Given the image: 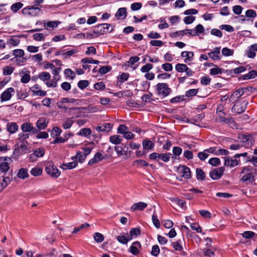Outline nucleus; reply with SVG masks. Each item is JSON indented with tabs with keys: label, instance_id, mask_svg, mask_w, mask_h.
Returning <instances> with one entry per match:
<instances>
[{
	"label": "nucleus",
	"instance_id": "obj_50",
	"mask_svg": "<svg viewBox=\"0 0 257 257\" xmlns=\"http://www.w3.org/2000/svg\"><path fill=\"white\" fill-rule=\"evenodd\" d=\"M33 153L37 158L42 157L45 154V150L43 148H38L35 150Z\"/></svg>",
	"mask_w": 257,
	"mask_h": 257
},
{
	"label": "nucleus",
	"instance_id": "obj_20",
	"mask_svg": "<svg viewBox=\"0 0 257 257\" xmlns=\"http://www.w3.org/2000/svg\"><path fill=\"white\" fill-rule=\"evenodd\" d=\"M257 51V44L251 45L246 52V56L250 58H253L255 56V52Z\"/></svg>",
	"mask_w": 257,
	"mask_h": 257
},
{
	"label": "nucleus",
	"instance_id": "obj_29",
	"mask_svg": "<svg viewBox=\"0 0 257 257\" xmlns=\"http://www.w3.org/2000/svg\"><path fill=\"white\" fill-rule=\"evenodd\" d=\"M194 54L192 52L183 51L181 53V57L185 58L184 61L185 63L190 62Z\"/></svg>",
	"mask_w": 257,
	"mask_h": 257
},
{
	"label": "nucleus",
	"instance_id": "obj_44",
	"mask_svg": "<svg viewBox=\"0 0 257 257\" xmlns=\"http://www.w3.org/2000/svg\"><path fill=\"white\" fill-rule=\"evenodd\" d=\"M196 173L197 179L198 180H203L205 179V175L204 171L202 169L200 168L196 169Z\"/></svg>",
	"mask_w": 257,
	"mask_h": 257
},
{
	"label": "nucleus",
	"instance_id": "obj_32",
	"mask_svg": "<svg viewBox=\"0 0 257 257\" xmlns=\"http://www.w3.org/2000/svg\"><path fill=\"white\" fill-rule=\"evenodd\" d=\"M80 100L78 99H75L74 98H63L61 101L60 103H71L74 105H79V101Z\"/></svg>",
	"mask_w": 257,
	"mask_h": 257
},
{
	"label": "nucleus",
	"instance_id": "obj_30",
	"mask_svg": "<svg viewBox=\"0 0 257 257\" xmlns=\"http://www.w3.org/2000/svg\"><path fill=\"white\" fill-rule=\"evenodd\" d=\"M17 176L18 178L23 180L28 178L29 177L28 170L26 168H21L18 171Z\"/></svg>",
	"mask_w": 257,
	"mask_h": 257
},
{
	"label": "nucleus",
	"instance_id": "obj_36",
	"mask_svg": "<svg viewBox=\"0 0 257 257\" xmlns=\"http://www.w3.org/2000/svg\"><path fill=\"white\" fill-rule=\"evenodd\" d=\"M257 77V71L255 70H251L249 71L247 74H246L243 76V79L248 80L253 79Z\"/></svg>",
	"mask_w": 257,
	"mask_h": 257
},
{
	"label": "nucleus",
	"instance_id": "obj_64",
	"mask_svg": "<svg viewBox=\"0 0 257 257\" xmlns=\"http://www.w3.org/2000/svg\"><path fill=\"white\" fill-rule=\"evenodd\" d=\"M153 68V65L151 64H147L142 67L141 71L143 73H148Z\"/></svg>",
	"mask_w": 257,
	"mask_h": 257
},
{
	"label": "nucleus",
	"instance_id": "obj_47",
	"mask_svg": "<svg viewBox=\"0 0 257 257\" xmlns=\"http://www.w3.org/2000/svg\"><path fill=\"white\" fill-rule=\"evenodd\" d=\"M61 69L60 68H54L52 70V74L53 76V79L56 81H58L60 79L59 73L61 71Z\"/></svg>",
	"mask_w": 257,
	"mask_h": 257
},
{
	"label": "nucleus",
	"instance_id": "obj_59",
	"mask_svg": "<svg viewBox=\"0 0 257 257\" xmlns=\"http://www.w3.org/2000/svg\"><path fill=\"white\" fill-rule=\"evenodd\" d=\"M152 221L156 227L158 228L160 227V221L158 219L157 216L155 213V211L154 212V214L152 215Z\"/></svg>",
	"mask_w": 257,
	"mask_h": 257
},
{
	"label": "nucleus",
	"instance_id": "obj_16",
	"mask_svg": "<svg viewBox=\"0 0 257 257\" xmlns=\"http://www.w3.org/2000/svg\"><path fill=\"white\" fill-rule=\"evenodd\" d=\"M141 248V244L139 241L133 242L129 248V251L132 254L137 255L139 253L140 250Z\"/></svg>",
	"mask_w": 257,
	"mask_h": 257
},
{
	"label": "nucleus",
	"instance_id": "obj_18",
	"mask_svg": "<svg viewBox=\"0 0 257 257\" xmlns=\"http://www.w3.org/2000/svg\"><path fill=\"white\" fill-rule=\"evenodd\" d=\"M20 75L22 76L21 82L23 83H28L31 79L30 72L24 69L20 72Z\"/></svg>",
	"mask_w": 257,
	"mask_h": 257
},
{
	"label": "nucleus",
	"instance_id": "obj_31",
	"mask_svg": "<svg viewBox=\"0 0 257 257\" xmlns=\"http://www.w3.org/2000/svg\"><path fill=\"white\" fill-rule=\"evenodd\" d=\"M147 206V204L143 202H140L138 203H136L134 204L131 207V209L133 210H143L144 208H145Z\"/></svg>",
	"mask_w": 257,
	"mask_h": 257
},
{
	"label": "nucleus",
	"instance_id": "obj_60",
	"mask_svg": "<svg viewBox=\"0 0 257 257\" xmlns=\"http://www.w3.org/2000/svg\"><path fill=\"white\" fill-rule=\"evenodd\" d=\"M73 123V121L71 119L67 118L62 126L64 129H68L71 127Z\"/></svg>",
	"mask_w": 257,
	"mask_h": 257
},
{
	"label": "nucleus",
	"instance_id": "obj_4",
	"mask_svg": "<svg viewBox=\"0 0 257 257\" xmlns=\"http://www.w3.org/2000/svg\"><path fill=\"white\" fill-rule=\"evenodd\" d=\"M157 93L158 95L165 97L171 92V89L168 85L164 83H159L156 86Z\"/></svg>",
	"mask_w": 257,
	"mask_h": 257
},
{
	"label": "nucleus",
	"instance_id": "obj_8",
	"mask_svg": "<svg viewBox=\"0 0 257 257\" xmlns=\"http://www.w3.org/2000/svg\"><path fill=\"white\" fill-rule=\"evenodd\" d=\"M45 171L47 174L53 178H58L61 174V172L58 169L52 164L46 167Z\"/></svg>",
	"mask_w": 257,
	"mask_h": 257
},
{
	"label": "nucleus",
	"instance_id": "obj_46",
	"mask_svg": "<svg viewBox=\"0 0 257 257\" xmlns=\"http://www.w3.org/2000/svg\"><path fill=\"white\" fill-rule=\"evenodd\" d=\"M222 72V70L221 68L217 67L216 65H215V67L211 69L210 70V74L211 75H215L217 74H220Z\"/></svg>",
	"mask_w": 257,
	"mask_h": 257
},
{
	"label": "nucleus",
	"instance_id": "obj_14",
	"mask_svg": "<svg viewBox=\"0 0 257 257\" xmlns=\"http://www.w3.org/2000/svg\"><path fill=\"white\" fill-rule=\"evenodd\" d=\"M21 128L23 132H32L33 134L37 133L38 131L34 128L29 122L24 123L21 125Z\"/></svg>",
	"mask_w": 257,
	"mask_h": 257
},
{
	"label": "nucleus",
	"instance_id": "obj_52",
	"mask_svg": "<svg viewBox=\"0 0 257 257\" xmlns=\"http://www.w3.org/2000/svg\"><path fill=\"white\" fill-rule=\"evenodd\" d=\"M222 54L225 56H230L233 54V50L227 47L223 48L222 50Z\"/></svg>",
	"mask_w": 257,
	"mask_h": 257
},
{
	"label": "nucleus",
	"instance_id": "obj_24",
	"mask_svg": "<svg viewBox=\"0 0 257 257\" xmlns=\"http://www.w3.org/2000/svg\"><path fill=\"white\" fill-rule=\"evenodd\" d=\"M126 9L125 8H121L116 12L115 16L117 19L123 20L126 16Z\"/></svg>",
	"mask_w": 257,
	"mask_h": 257
},
{
	"label": "nucleus",
	"instance_id": "obj_45",
	"mask_svg": "<svg viewBox=\"0 0 257 257\" xmlns=\"http://www.w3.org/2000/svg\"><path fill=\"white\" fill-rule=\"evenodd\" d=\"M91 133V131L89 128H81L79 132L78 133V135L81 136L87 137L90 135Z\"/></svg>",
	"mask_w": 257,
	"mask_h": 257
},
{
	"label": "nucleus",
	"instance_id": "obj_53",
	"mask_svg": "<svg viewBox=\"0 0 257 257\" xmlns=\"http://www.w3.org/2000/svg\"><path fill=\"white\" fill-rule=\"evenodd\" d=\"M33 39L37 41H43L45 39V35L42 33H35L33 36Z\"/></svg>",
	"mask_w": 257,
	"mask_h": 257
},
{
	"label": "nucleus",
	"instance_id": "obj_54",
	"mask_svg": "<svg viewBox=\"0 0 257 257\" xmlns=\"http://www.w3.org/2000/svg\"><path fill=\"white\" fill-rule=\"evenodd\" d=\"M209 156V154L206 152V150H204L203 152H199L198 157L201 161H204Z\"/></svg>",
	"mask_w": 257,
	"mask_h": 257
},
{
	"label": "nucleus",
	"instance_id": "obj_5",
	"mask_svg": "<svg viewBox=\"0 0 257 257\" xmlns=\"http://www.w3.org/2000/svg\"><path fill=\"white\" fill-rule=\"evenodd\" d=\"M238 139L242 143L241 146H244L245 148H249L251 147L254 143V141L253 140L252 137L250 136L239 134L238 135Z\"/></svg>",
	"mask_w": 257,
	"mask_h": 257
},
{
	"label": "nucleus",
	"instance_id": "obj_25",
	"mask_svg": "<svg viewBox=\"0 0 257 257\" xmlns=\"http://www.w3.org/2000/svg\"><path fill=\"white\" fill-rule=\"evenodd\" d=\"M129 74L127 73H122L117 76L116 85L120 86L124 81L128 80Z\"/></svg>",
	"mask_w": 257,
	"mask_h": 257
},
{
	"label": "nucleus",
	"instance_id": "obj_2",
	"mask_svg": "<svg viewBox=\"0 0 257 257\" xmlns=\"http://www.w3.org/2000/svg\"><path fill=\"white\" fill-rule=\"evenodd\" d=\"M22 12L25 16L36 17L41 14L42 11L39 8L33 6L24 8Z\"/></svg>",
	"mask_w": 257,
	"mask_h": 257
},
{
	"label": "nucleus",
	"instance_id": "obj_21",
	"mask_svg": "<svg viewBox=\"0 0 257 257\" xmlns=\"http://www.w3.org/2000/svg\"><path fill=\"white\" fill-rule=\"evenodd\" d=\"M48 122L45 118L41 117L37 121V126L39 130H44L47 126Z\"/></svg>",
	"mask_w": 257,
	"mask_h": 257
},
{
	"label": "nucleus",
	"instance_id": "obj_57",
	"mask_svg": "<svg viewBox=\"0 0 257 257\" xmlns=\"http://www.w3.org/2000/svg\"><path fill=\"white\" fill-rule=\"evenodd\" d=\"M160 250L159 246L158 245H154L152 247L151 254L154 256H157L160 253Z\"/></svg>",
	"mask_w": 257,
	"mask_h": 257
},
{
	"label": "nucleus",
	"instance_id": "obj_27",
	"mask_svg": "<svg viewBox=\"0 0 257 257\" xmlns=\"http://www.w3.org/2000/svg\"><path fill=\"white\" fill-rule=\"evenodd\" d=\"M117 240L119 242L123 244H126L128 241L131 240L129 236L124 233L118 235L117 236Z\"/></svg>",
	"mask_w": 257,
	"mask_h": 257
},
{
	"label": "nucleus",
	"instance_id": "obj_58",
	"mask_svg": "<svg viewBox=\"0 0 257 257\" xmlns=\"http://www.w3.org/2000/svg\"><path fill=\"white\" fill-rule=\"evenodd\" d=\"M245 16L247 18H253L256 17V13L254 10H248L245 12Z\"/></svg>",
	"mask_w": 257,
	"mask_h": 257
},
{
	"label": "nucleus",
	"instance_id": "obj_61",
	"mask_svg": "<svg viewBox=\"0 0 257 257\" xmlns=\"http://www.w3.org/2000/svg\"><path fill=\"white\" fill-rule=\"evenodd\" d=\"M195 20V17L192 16H189L185 17L183 21L186 24H192Z\"/></svg>",
	"mask_w": 257,
	"mask_h": 257
},
{
	"label": "nucleus",
	"instance_id": "obj_28",
	"mask_svg": "<svg viewBox=\"0 0 257 257\" xmlns=\"http://www.w3.org/2000/svg\"><path fill=\"white\" fill-rule=\"evenodd\" d=\"M18 125L16 122H10L7 125V131L11 134L16 133L18 130Z\"/></svg>",
	"mask_w": 257,
	"mask_h": 257
},
{
	"label": "nucleus",
	"instance_id": "obj_42",
	"mask_svg": "<svg viewBox=\"0 0 257 257\" xmlns=\"http://www.w3.org/2000/svg\"><path fill=\"white\" fill-rule=\"evenodd\" d=\"M43 172V169L42 168L40 167H35L31 170V174L32 175L34 176H40Z\"/></svg>",
	"mask_w": 257,
	"mask_h": 257
},
{
	"label": "nucleus",
	"instance_id": "obj_17",
	"mask_svg": "<svg viewBox=\"0 0 257 257\" xmlns=\"http://www.w3.org/2000/svg\"><path fill=\"white\" fill-rule=\"evenodd\" d=\"M11 181V179L9 177L3 176L0 177V192L8 186Z\"/></svg>",
	"mask_w": 257,
	"mask_h": 257
},
{
	"label": "nucleus",
	"instance_id": "obj_23",
	"mask_svg": "<svg viewBox=\"0 0 257 257\" xmlns=\"http://www.w3.org/2000/svg\"><path fill=\"white\" fill-rule=\"evenodd\" d=\"M224 165L227 167H233L238 164V161L229 157L224 158Z\"/></svg>",
	"mask_w": 257,
	"mask_h": 257
},
{
	"label": "nucleus",
	"instance_id": "obj_7",
	"mask_svg": "<svg viewBox=\"0 0 257 257\" xmlns=\"http://www.w3.org/2000/svg\"><path fill=\"white\" fill-rule=\"evenodd\" d=\"M178 174L181 177L189 179L191 177V172L189 168L185 165L178 167Z\"/></svg>",
	"mask_w": 257,
	"mask_h": 257
},
{
	"label": "nucleus",
	"instance_id": "obj_55",
	"mask_svg": "<svg viewBox=\"0 0 257 257\" xmlns=\"http://www.w3.org/2000/svg\"><path fill=\"white\" fill-rule=\"evenodd\" d=\"M128 131V128L125 125L120 124L119 125L117 129V133L120 134L124 135Z\"/></svg>",
	"mask_w": 257,
	"mask_h": 257
},
{
	"label": "nucleus",
	"instance_id": "obj_6",
	"mask_svg": "<svg viewBox=\"0 0 257 257\" xmlns=\"http://www.w3.org/2000/svg\"><path fill=\"white\" fill-rule=\"evenodd\" d=\"M24 51L22 49H18L13 51V55L15 56L18 65H23L26 61L27 58L24 57Z\"/></svg>",
	"mask_w": 257,
	"mask_h": 257
},
{
	"label": "nucleus",
	"instance_id": "obj_62",
	"mask_svg": "<svg viewBox=\"0 0 257 257\" xmlns=\"http://www.w3.org/2000/svg\"><path fill=\"white\" fill-rule=\"evenodd\" d=\"M78 51L77 49H72L71 50L68 51L64 53H63V55L64 57V58H67L77 53Z\"/></svg>",
	"mask_w": 257,
	"mask_h": 257
},
{
	"label": "nucleus",
	"instance_id": "obj_9",
	"mask_svg": "<svg viewBox=\"0 0 257 257\" xmlns=\"http://www.w3.org/2000/svg\"><path fill=\"white\" fill-rule=\"evenodd\" d=\"M247 103L248 102L246 101L237 102L233 106L232 109L237 113H242L245 110Z\"/></svg>",
	"mask_w": 257,
	"mask_h": 257
},
{
	"label": "nucleus",
	"instance_id": "obj_22",
	"mask_svg": "<svg viewBox=\"0 0 257 257\" xmlns=\"http://www.w3.org/2000/svg\"><path fill=\"white\" fill-rule=\"evenodd\" d=\"M104 26H105L104 24H99L95 26L93 31V34L101 35L106 33V31L104 30Z\"/></svg>",
	"mask_w": 257,
	"mask_h": 257
},
{
	"label": "nucleus",
	"instance_id": "obj_10",
	"mask_svg": "<svg viewBox=\"0 0 257 257\" xmlns=\"http://www.w3.org/2000/svg\"><path fill=\"white\" fill-rule=\"evenodd\" d=\"M15 92V89L13 87H9L4 91L1 94V99L3 101L10 100L12 97V94Z\"/></svg>",
	"mask_w": 257,
	"mask_h": 257
},
{
	"label": "nucleus",
	"instance_id": "obj_3",
	"mask_svg": "<svg viewBox=\"0 0 257 257\" xmlns=\"http://www.w3.org/2000/svg\"><path fill=\"white\" fill-rule=\"evenodd\" d=\"M12 162V159L8 157H0V171L6 173L10 169V164Z\"/></svg>",
	"mask_w": 257,
	"mask_h": 257
},
{
	"label": "nucleus",
	"instance_id": "obj_19",
	"mask_svg": "<svg viewBox=\"0 0 257 257\" xmlns=\"http://www.w3.org/2000/svg\"><path fill=\"white\" fill-rule=\"evenodd\" d=\"M112 125L110 123L102 124L100 126H96L95 130L98 132H108L110 131Z\"/></svg>",
	"mask_w": 257,
	"mask_h": 257
},
{
	"label": "nucleus",
	"instance_id": "obj_51",
	"mask_svg": "<svg viewBox=\"0 0 257 257\" xmlns=\"http://www.w3.org/2000/svg\"><path fill=\"white\" fill-rule=\"evenodd\" d=\"M93 238L97 242H101L104 240L103 235L99 232H96L94 234Z\"/></svg>",
	"mask_w": 257,
	"mask_h": 257
},
{
	"label": "nucleus",
	"instance_id": "obj_40",
	"mask_svg": "<svg viewBox=\"0 0 257 257\" xmlns=\"http://www.w3.org/2000/svg\"><path fill=\"white\" fill-rule=\"evenodd\" d=\"M23 7V4L17 2L13 4L11 7V10L14 13L17 12Z\"/></svg>",
	"mask_w": 257,
	"mask_h": 257
},
{
	"label": "nucleus",
	"instance_id": "obj_37",
	"mask_svg": "<svg viewBox=\"0 0 257 257\" xmlns=\"http://www.w3.org/2000/svg\"><path fill=\"white\" fill-rule=\"evenodd\" d=\"M144 149L151 150L154 147V144L149 140H144L142 143Z\"/></svg>",
	"mask_w": 257,
	"mask_h": 257
},
{
	"label": "nucleus",
	"instance_id": "obj_15",
	"mask_svg": "<svg viewBox=\"0 0 257 257\" xmlns=\"http://www.w3.org/2000/svg\"><path fill=\"white\" fill-rule=\"evenodd\" d=\"M204 31V28L203 26L201 24L197 25L194 29H191L188 30V33L190 35L192 36H195L198 35L199 34L203 33Z\"/></svg>",
	"mask_w": 257,
	"mask_h": 257
},
{
	"label": "nucleus",
	"instance_id": "obj_63",
	"mask_svg": "<svg viewBox=\"0 0 257 257\" xmlns=\"http://www.w3.org/2000/svg\"><path fill=\"white\" fill-rule=\"evenodd\" d=\"M89 85V82L87 80H80L78 83V86L81 89H84Z\"/></svg>",
	"mask_w": 257,
	"mask_h": 257
},
{
	"label": "nucleus",
	"instance_id": "obj_49",
	"mask_svg": "<svg viewBox=\"0 0 257 257\" xmlns=\"http://www.w3.org/2000/svg\"><path fill=\"white\" fill-rule=\"evenodd\" d=\"M81 62L83 64L93 63V64H98L99 63V61L93 60L92 58H83L82 59H81Z\"/></svg>",
	"mask_w": 257,
	"mask_h": 257
},
{
	"label": "nucleus",
	"instance_id": "obj_33",
	"mask_svg": "<svg viewBox=\"0 0 257 257\" xmlns=\"http://www.w3.org/2000/svg\"><path fill=\"white\" fill-rule=\"evenodd\" d=\"M141 233V230L139 228H132L130 231L129 237L131 240L136 238Z\"/></svg>",
	"mask_w": 257,
	"mask_h": 257
},
{
	"label": "nucleus",
	"instance_id": "obj_56",
	"mask_svg": "<svg viewBox=\"0 0 257 257\" xmlns=\"http://www.w3.org/2000/svg\"><path fill=\"white\" fill-rule=\"evenodd\" d=\"M14 71V68L11 66H6L3 69V74L4 75H9Z\"/></svg>",
	"mask_w": 257,
	"mask_h": 257
},
{
	"label": "nucleus",
	"instance_id": "obj_34",
	"mask_svg": "<svg viewBox=\"0 0 257 257\" xmlns=\"http://www.w3.org/2000/svg\"><path fill=\"white\" fill-rule=\"evenodd\" d=\"M77 165V162L76 161H73L70 163L63 164L61 166V168L63 170L71 169L75 168Z\"/></svg>",
	"mask_w": 257,
	"mask_h": 257
},
{
	"label": "nucleus",
	"instance_id": "obj_13",
	"mask_svg": "<svg viewBox=\"0 0 257 257\" xmlns=\"http://www.w3.org/2000/svg\"><path fill=\"white\" fill-rule=\"evenodd\" d=\"M108 156H103L100 153H96L94 155V157L89 160L88 162L89 165H92L93 164L97 163L98 162L101 161L104 158H107Z\"/></svg>",
	"mask_w": 257,
	"mask_h": 257
},
{
	"label": "nucleus",
	"instance_id": "obj_1",
	"mask_svg": "<svg viewBox=\"0 0 257 257\" xmlns=\"http://www.w3.org/2000/svg\"><path fill=\"white\" fill-rule=\"evenodd\" d=\"M242 174L240 181L245 182L247 184L251 183L253 182L254 177L257 174V169L248 166L244 167L242 169L241 172Z\"/></svg>",
	"mask_w": 257,
	"mask_h": 257
},
{
	"label": "nucleus",
	"instance_id": "obj_48",
	"mask_svg": "<svg viewBox=\"0 0 257 257\" xmlns=\"http://www.w3.org/2000/svg\"><path fill=\"white\" fill-rule=\"evenodd\" d=\"M172 156V154H159V159H161L165 162H167L169 161L170 157Z\"/></svg>",
	"mask_w": 257,
	"mask_h": 257
},
{
	"label": "nucleus",
	"instance_id": "obj_43",
	"mask_svg": "<svg viewBox=\"0 0 257 257\" xmlns=\"http://www.w3.org/2000/svg\"><path fill=\"white\" fill-rule=\"evenodd\" d=\"M20 42V40L18 38L12 37L8 40L7 43L9 45L17 46Z\"/></svg>",
	"mask_w": 257,
	"mask_h": 257
},
{
	"label": "nucleus",
	"instance_id": "obj_26",
	"mask_svg": "<svg viewBox=\"0 0 257 257\" xmlns=\"http://www.w3.org/2000/svg\"><path fill=\"white\" fill-rule=\"evenodd\" d=\"M244 89L242 88L238 89L232 93L229 98L230 101L234 100L235 98H239L244 94Z\"/></svg>",
	"mask_w": 257,
	"mask_h": 257
},
{
	"label": "nucleus",
	"instance_id": "obj_11",
	"mask_svg": "<svg viewBox=\"0 0 257 257\" xmlns=\"http://www.w3.org/2000/svg\"><path fill=\"white\" fill-rule=\"evenodd\" d=\"M224 172V169L222 167H220L219 168L214 169L210 171L209 173L210 177L213 180H217L221 178L222 176L223 173Z\"/></svg>",
	"mask_w": 257,
	"mask_h": 257
},
{
	"label": "nucleus",
	"instance_id": "obj_12",
	"mask_svg": "<svg viewBox=\"0 0 257 257\" xmlns=\"http://www.w3.org/2000/svg\"><path fill=\"white\" fill-rule=\"evenodd\" d=\"M208 55L213 60H220L221 58L220 55V48H215L212 51L208 53Z\"/></svg>",
	"mask_w": 257,
	"mask_h": 257
},
{
	"label": "nucleus",
	"instance_id": "obj_35",
	"mask_svg": "<svg viewBox=\"0 0 257 257\" xmlns=\"http://www.w3.org/2000/svg\"><path fill=\"white\" fill-rule=\"evenodd\" d=\"M38 78L43 81H48L51 78V75L47 72H42L39 74Z\"/></svg>",
	"mask_w": 257,
	"mask_h": 257
},
{
	"label": "nucleus",
	"instance_id": "obj_41",
	"mask_svg": "<svg viewBox=\"0 0 257 257\" xmlns=\"http://www.w3.org/2000/svg\"><path fill=\"white\" fill-rule=\"evenodd\" d=\"M109 141L113 144L118 145L120 144L121 139L118 135H113L110 137Z\"/></svg>",
	"mask_w": 257,
	"mask_h": 257
},
{
	"label": "nucleus",
	"instance_id": "obj_39",
	"mask_svg": "<svg viewBox=\"0 0 257 257\" xmlns=\"http://www.w3.org/2000/svg\"><path fill=\"white\" fill-rule=\"evenodd\" d=\"M60 22L59 21H49L47 23L44 24V27L46 29L49 28H57Z\"/></svg>",
	"mask_w": 257,
	"mask_h": 257
},
{
	"label": "nucleus",
	"instance_id": "obj_38",
	"mask_svg": "<svg viewBox=\"0 0 257 257\" xmlns=\"http://www.w3.org/2000/svg\"><path fill=\"white\" fill-rule=\"evenodd\" d=\"M94 145L93 143H89V144H87V146L82 148L84 152V154L86 156H87L91 153L92 150L94 148Z\"/></svg>",
	"mask_w": 257,
	"mask_h": 257
}]
</instances>
